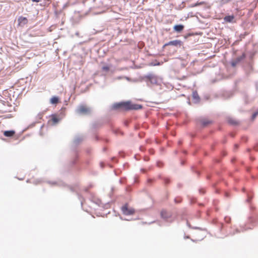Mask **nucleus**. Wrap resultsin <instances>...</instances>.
<instances>
[{
    "instance_id": "nucleus-1",
    "label": "nucleus",
    "mask_w": 258,
    "mask_h": 258,
    "mask_svg": "<svg viewBox=\"0 0 258 258\" xmlns=\"http://www.w3.org/2000/svg\"><path fill=\"white\" fill-rule=\"evenodd\" d=\"M143 106L141 104L132 103L131 101H121L113 104L112 108L114 110L129 111L142 109Z\"/></svg>"
},
{
    "instance_id": "nucleus-2",
    "label": "nucleus",
    "mask_w": 258,
    "mask_h": 258,
    "mask_svg": "<svg viewBox=\"0 0 258 258\" xmlns=\"http://www.w3.org/2000/svg\"><path fill=\"white\" fill-rule=\"evenodd\" d=\"M143 80L146 82L147 86L151 87L152 85H159L160 83V78L155 74L149 73L144 76Z\"/></svg>"
},
{
    "instance_id": "nucleus-3",
    "label": "nucleus",
    "mask_w": 258,
    "mask_h": 258,
    "mask_svg": "<svg viewBox=\"0 0 258 258\" xmlns=\"http://www.w3.org/2000/svg\"><path fill=\"white\" fill-rule=\"evenodd\" d=\"M76 112L80 115H87L91 113V109L90 108L87 107L85 105H81L78 106Z\"/></svg>"
},
{
    "instance_id": "nucleus-4",
    "label": "nucleus",
    "mask_w": 258,
    "mask_h": 258,
    "mask_svg": "<svg viewBox=\"0 0 258 258\" xmlns=\"http://www.w3.org/2000/svg\"><path fill=\"white\" fill-rule=\"evenodd\" d=\"M121 211L122 213L125 215H132L134 214L135 212L134 209H129L128 208L127 204H125L121 207Z\"/></svg>"
},
{
    "instance_id": "nucleus-5",
    "label": "nucleus",
    "mask_w": 258,
    "mask_h": 258,
    "mask_svg": "<svg viewBox=\"0 0 258 258\" xmlns=\"http://www.w3.org/2000/svg\"><path fill=\"white\" fill-rule=\"evenodd\" d=\"M183 44V42L180 40H174L165 44V46H174L180 47Z\"/></svg>"
},
{
    "instance_id": "nucleus-6",
    "label": "nucleus",
    "mask_w": 258,
    "mask_h": 258,
    "mask_svg": "<svg viewBox=\"0 0 258 258\" xmlns=\"http://www.w3.org/2000/svg\"><path fill=\"white\" fill-rule=\"evenodd\" d=\"M18 22L19 25L22 26L27 24L28 19L26 17L20 16L18 19Z\"/></svg>"
},
{
    "instance_id": "nucleus-7",
    "label": "nucleus",
    "mask_w": 258,
    "mask_h": 258,
    "mask_svg": "<svg viewBox=\"0 0 258 258\" xmlns=\"http://www.w3.org/2000/svg\"><path fill=\"white\" fill-rule=\"evenodd\" d=\"M161 217L162 218L167 221L168 219L170 218L171 215L165 210L161 212Z\"/></svg>"
},
{
    "instance_id": "nucleus-8",
    "label": "nucleus",
    "mask_w": 258,
    "mask_h": 258,
    "mask_svg": "<svg viewBox=\"0 0 258 258\" xmlns=\"http://www.w3.org/2000/svg\"><path fill=\"white\" fill-rule=\"evenodd\" d=\"M184 26L182 24L175 25L173 27V30L177 33H180L184 29Z\"/></svg>"
},
{
    "instance_id": "nucleus-9",
    "label": "nucleus",
    "mask_w": 258,
    "mask_h": 258,
    "mask_svg": "<svg viewBox=\"0 0 258 258\" xmlns=\"http://www.w3.org/2000/svg\"><path fill=\"white\" fill-rule=\"evenodd\" d=\"M192 98L195 103H198L200 102V98L197 91H194L192 92Z\"/></svg>"
},
{
    "instance_id": "nucleus-10",
    "label": "nucleus",
    "mask_w": 258,
    "mask_h": 258,
    "mask_svg": "<svg viewBox=\"0 0 258 258\" xmlns=\"http://www.w3.org/2000/svg\"><path fill=\"white\" fill-rule=\"evenodd\" d=\"M200 122L203 127H206L212 123V121L206 119H201Z\"/></svg>"
},
{
    "instance_id": "nucleus-11",
    "label": "nucleus",
    "mask_w": 258,
    "mask_h": 258,
    "mask_svg": "<svg viewBox=\"0 0 258 258\" xmlns=\"http://www.w3.org/2000/svg\"><path fill=\"white\" fill-rule=\"evenodd\" d=\"M83 140V137L82 136H77L74 140V143L75 145H78Z\"/></svg>"
},
{
    "instance_id": "nucleus-12",
    "label": "nucleus",
    "mask_w": 258,
    "mask_h": 258,
    "mask_svg": "<svg viewBox=\"0 0 258 258\" xmlns=\"http://www.w3.org/2000/svg\"><path fill=\"white\" fill-rule=\"evenodd\" d=\"M15 134V132L14 130L6 131L4 133V136L7 137H12Z\"/></svg>"
},
{
    "instance_id": "nucleus-13",
    "label": "nucleus",
    "mask_w": 258,
    "mask_h": 258,
    "mask_svg": "<svg viewBox=\"0 0 258 258\" xmlns=\"http://www.w3.org/2000/svg\"><path fill=\"white\" fill-rule=\"evenodd\" d=\"M48 183L52 185L64 186V183L62 181H48Z\"/></svg>"
},
{
    "instance_id": "nucleus-14",
    "label": "nucleus",
    "mask_w": 258,
    "mask_h": 258,
    "mask_svg": "<svg viewBox=\"0 0 258 258\" xmlns=\"http://www.w3.org/2000/svg\"><path fill=\"white\" fill-rule=\"evenodd\" d=\"M228 122L230 124L232 125H237L239 123V121L232 118H229L228 119Z\"/></svg>"
},
{
    "instance_id": "nucleus-15",
    "label": "nucleus",
    "mask_w": 258,
    "mask_h": 258,
    "mask_svg": "<svg viewBox=\"0 0 258 258\" xmlns=\"http://www.w3.org/2000/svg\"><path fill=\"white\" fill-rule=\"evenodd\" d=\"M234 19L233 15H228L224 17V20L225 22L231 23Z\"/></svg>"
},
{
    "instance_id": "nucleus-16",
    "label": "nucleus",
    "mask_w": 258,
    "mask_h": 258,
    "mask_svg": "<svg viewBox=\"0 0 258 258\" xmlns=\"http://www.w3.org/2000/svg\"><path fill=\"white\" fill-rule=\"evenodd\" d=\"M50 102L52 104H56L59 102V98L57 96H53L50 99Z\"/></svg>"
},
{
    "instance_id": "nucleus-17",
    "label": "nucleus",
    "mask_w": 258,
    "mask_h": 258,
    "mask_svg": "<svg viewBox=\"0 0 258 258\" xmlns=\"http://www.w3.org/2000/svg\"><path fill=\"white\" fill-rule=\"evenodd\" d=\"M55 16L58 18H60L61 17H63L64 15V14L63 13L62 10H56L55 11Z\"/></svg>"
},
{
    "instance_id": "nucleus-18",
    "label": "nucleus",
    "mask_w": 258,
    "mask_h": 258,
    "mask_svg": "<svg viewBox=\"0 0 258 258\" xmlns=\"http://www.w3.org/2000/svg\"><path fill=\"white\" fill-rule=\"evenodd\" d=\"M51 120H52V122L54 123V124H55L59 122V121L60 120V119L58 118L56 116V115H52V117H51Z\"/></svg>"
},
{
    "instance_id": "nucleus-19",
    "label": "nucleus",
    "mask_w": 258,
    "mask_h": 258,
    "mask_svg": "<svg viewBox=\"0 0 258 258\" xmlns=\"http://www.w3.org/2000/svg\"><path fill=\"white\" fill-rule=\"evenodd\" d=\"M245 57V55L244 53H243L241 55L237 57L235 60L237 61L238 63L240 62L242 60H243Z\"/></svg>"
},
{
    "instance_id": "nucleus-20",
    "label": "nucleus",
    "mask_w": 258,
    "mask_h": 258,
    "mask_svg": "<svg viewBox=\"0 0 258 258\" xmlns=\"http://www.w3.org/2000/svg\"><path fill=\"white\" fill-rule=\"evenodd\" d=\"M186 225L189 228L194 229H199V230H202V229L199 227H192L191 226L190 223L188 222V221H186Z\"/></svg>"
},
{
    "instance_id": "nucleus-21",
    "label": "nucleus",
    "mask_w": 258,
    "mask_h": 258,
    "mask_svg": "<svg viewBox=\"0 0 258 258\" xmlns=\"http://www.w3.org/2000/svg\"><path fill=\"white\" fill-rule=\"evenodd\" d=\"M163 165H164L163 162L161 161H157L156 162V165L158 167H160V168L162 167L163 166Z\"/></svg>"
},
{
    "instance_id": "nucleus-22",
    "label": "nucleus",
    "mask_w": 258,
    "mask_h": 258,
    "mask_svg": "<svg viewBox=\"0 0 258 258\" xmlns=\"http://www.w3.org/2000/svg\"><path fill=\"white\" fill-rule=\"evenodd\" d=\"M257 115H258V111H256V112H254L251 115V119L252 120H253L255 118V117L257 116Z\"/></svg>"
},
{
    "instance_id": "nucleus-23",
    "label": "nucleus",
    "mask_w": 258,
    "mask_h": 258,
    "mask_svg": "<svg viewBox=\"0 0 258 258\" xmlns=\"http://www.w3.org/2000/svg\"><path fill=\"white\" fill-rule=\"evenodd\" d=\"M102 70L103 71H105L106 72H107L109 70V67L108 66H103L102 67Z\"/></svg>"
},
{
    "instance_id": "nucleus-24",
    "label": "nucleus",
    "mask_w": 258,
    "mask_h": 258,
    "mask_svg": "<svg viewBox=\"0 0 258 258\" xmlns=\"http://www.w3.org/2000/svg\"><path fill=\"white\" fill-rule=\"evenodd\" d=\"M247 200H246V201H247V202H248V203H250V202L251 201V199H252V196H251V195H250V194H249V193H247Z\"/></svg>"
},
{
    "instance_id": "nucleus-25",
    "label": "nucleus",
    "mask_w": 258,
    "mask_h": 258,
    "mask_svg": "<svg viewBox=\"0 0 258 258\" xmlns=\"http://www.w3.org/2000/svg\"><path fill=\"white\" fill-rule=\"evenodd\" d=\"M225 222L227 223H229L231 221V218L228 216H226L224 218Z\"/></svg>"
},
{
    "instance_id": "nucleus-26",
    "label": "nucleus",
    "mask_w": 258,
    "mask_h": 258,
    "mask_svg": "<svg viewBox=\"0 0 258 258\" xmlns=\"http://www.w3.org/2000/svg\"><path fill=\"white\" fill-rule=\"evenodd\" d=\"M163 180L165 185H167L170 182V179L169 178H164Z\"/></svg>"
},
{
    "instance_id": "nucleus-27",
    "label": "nucleus",
    "mask_w": 258,
    "mask_h": 258,
    "mask_svg": "<svg viewBox=\"0 0 258 258\" xmlns=\"http://www.w3.org/2000/svg\"><path fill=\"white\" fill-rule=\"evenodd\" d=\"M240 232V230H239L238 229H236L234 232H230L229 234L231 235H234L235 233H239Z\"/></svg>"
},
{
    "instance_id": "nucleus-28",
    "label": "nucleus",
    "mask_w": 258,
    "mask_h": 258,
    "mask_svg": "<svg viewBox=\"0 0 258 258\" xmlns=\"http://www.w3.org/2000/svg\"><path fill=\"white\" fill-rule=\"evenodd\" d=\"M99 124L97 122H94L92 124V128L94 129H96L99 126Z\"/></svg>"
},
{
    "instance_id": "nucleus-29",
    "label": "nucleus",
    "mask_w": 258,
    "mask_h": 258,
    "mask_svg": "<svg viewBox=\"0 0 258 258\" xmlns=\"http://www.w3.org/2000/svg\"><path fill=\"white\" fill-rule=\"evenodd\" d=\"M203 3H204L203 2L197 3H195V4H193V5H192L191 6V7H197L198 6L202 5Z\"/></svg>"
},
{
    "instance_id": "nucleus-30",
    "label": "nucleus",
    "mask_w": 258,
    "mask_h": 258,
    "mask_svg": "<svg viewBox=\"0 0 258 258\" xmlns=\"http://www.w3.org/2000/svg\"><path fill=\"white\" fill-rule=\"evenodd\" d=\"M238 63L237 62V61L235 59L234 60H233L231 62V66L233 67H235Z\"/></svg>"
},
{
    "instance_id": "nucleus-31",
    "label": "nucleus",
    "mask_w": 258,
    "mask_h": 258,
    "mask_svg": "<svg viewBox=\"0 0 258 258\" xmlns=\"http://www.w3.org/2000/svg\"><path fill=\"white\" fill-rule=\"evenodd\" d=\"M181 202V200L180 198L179 199H178V198H175L174 199V202L176 204L180 203Z\"/></svg>"
},
{
    "instance_id": "nucleus-32",
    "label": "nucleus",
    "mask_w": 258,
    "mask_h": 258,
    "mask_svg": "<svg viewBox=\"0 0 258 258\" xmlns=\"http://www.w3.org/2000/svg\"><path fill=\"white\" fill-rule=\"evenodd\" d=\"M190 203L193 204L196 202V199L194 198H191L190 199Z\"/></svg>"
},
{
    "instance_id": "nucleus-33",
    "label": "nucleus",
    "mask_w": 258,
    "mask_h": 258,
    "mask_svg": "<svg viewBox=\"0 0 258 258\" xmlns=\"http://www.w3.org/2000/svg\"><path fill=\"white\" fill-rule=\"evenodd\" d=\"M199 192L201 194H204L205 193V190L203 188H201L199 189Z\"/></svg>"
},
{
    "instance_id": "nucleus-34",
    "label": "nucleus",
    "mask_w": 258,
    "mask_h": 258,
    "mask_svg": "<svg viewBox=\"0 0 258 258\" xmlns=\"http://www.w3.org/2000/svg\"><path fill=\"white\" fill-rule=\"evenodd\" d=\"M224 196L226 198H229L230 197L229 193L228 192H224Z\"/></svg>"
},
{
    "instance_id": "nucleus-35",
    "label": "nucleus",
    "mask_w": 258,
    "mask_h": 258,
    "mask_svg": "<svg viewBox=\"0 0 258 258\" xmlns=\"http://www.w3.org/2000/svg\"><path fill=\"white\" fill-rule=\"evenodd\" d=\"M255 86L256 91H257L258 90V82H256L255 83Z\"/></svg>"
},
{
    "instance_id": "nucleus-36",
    "label": "nucleus",
    "mask_w": 258,
    "mask_h": 258,
    "mask_svg": "<svg viewBox=\"0 0 258 258\" xmlns=\"http://www.w3.org/2000/svg\"><path fill=\"white\" fill-rule=\"evenodd\" d=\"M141 171L142 172H143V173H146V170L145 169H144V168H141Z\"/></svg>"
},
{
    "instance_id": "nucleus-37",
    "label": "nucleus",
    "mask_w": 258,
    "mask_h": 258,
    "mask_svg": "<svg viewBox=\"0 0 258 258\" xmlns=\"http://www.w3.org/2000/svg\"><path fill=\"white\" fill-rule=\"evenodd\" d=\"M182 184L180 183H178L177 185V187L179 188H181L182 187Z\"/></svg>"
},
{
    "instance_id": "nucleus-38",
    "label": "nucleus",
    "mask_w": 258,
    "mask_h": 258,
    "mask_svg": "<svg viewBox=\"0 0 258 258\" xmlns=\"http://www.w3.org/2000/svg\"><path fill=\"white\" fill-rule=\"evenodd\" d=\"M147 182L149 183H152L153 182V179H151V178H149L147 180Z\"/></svg>"
},
{
    "instance_id": "nucleus-39",
    "label": "nucleus",
    "mask_w": 258,
    "mask_h": 258,
    "mask_svg": "<svg viewBox=\"0 0 258 258\" xmlns=\"http://www.w3.org/2000/svg\"><path fill=\"white\" fill-rule=\"evenodd\" d=\"M100 167L103 168L104 166V163L103 162H101L100 163Z\"/></svg>"
},
{
    "instance_id": "nucleus-40",
    "label": "nucleus",
    "mask_w": 258,
    "mask_h": 258,
    "mask_svg": "<svg viewBox=\"0 0 258 258\" xmlns=\"http://www.w3.org/2000/svg\"><path fill=\"white\" fill-rule=\"evenodd\" d=\"M254 150H255L256 151H258V146H255L253 148Z\"/></svg>"
},
{
    "instance_id": "nucleus-41",
    "label": "nucleus",
    "mask_w": 258,
    "mask_h": 258,
    "mask_svg": "<svg viewBox=\"0 0 258 258\" xmlns=\"http://www.w3.org/2000/svg\"><path fill=\"white\" fill-rule=\"evenodd\" d=\"M242 139L245 141V142H247V141L248 140V139L247 137H243L242 138Z\"/></svg>"
},
{
    "instance_id": "nucleus-42",
    "label": "nucleus",
    "mask_w": 258,
    "mask_h": 258,
    "mask_svg": "<svg viewBox=\"0 0 258 258\" xmlns=\"http://www.w3.org/2000/svg\"><path fill=\"white\" fill-rule=\"evenodd\" d=\"M215 162L218 163H219L220 162V160H219V159H215Z\"/></svg>"
},
{
    "instance_id": "nucleus-43",
    "label": "nucleus",
    "mask_w": 258,
    "mask_h": 258,
    "mask_svg": "<svg viewBox=\"0 0 258 258\" xmlns=\"http://www.w3.org/2000/svg\"><path fill=\"white\" fill-rule=\"evenodd\" d=\"M149 157H145L144 158V160L146 161H149Z\"/></svg>"
},
{
    "instance_id": "nucleus-44",
    "label": "nucleus",
    "mask_w": 258,
    "mask_h": 258,
    "mask_svg": "<svg viewBox=\"0 0 258 258\" xmlns=\"http://www.w3.org/2000/svg\"><path fill=\"white\" fill-rule=\"evenodd\" d=\"M33 2L38 3L40 1V0H31Z\"/></svg>"
},
{
    "instance_id": "nucleus-45",
    "label": "nucleus",
    "mask_w": 258,
    "mask_h": 258,
    "mask_svg": "<svg viewBox=\"0 0 258 258\" xmlns=\"http://www.w3.org/2000/svg\"><path fill=\"white\" fill-rule=\"evenodd\" d=\"M234 148H235V149H237L238 148V145L235 144L234 145Z\"/></svg>"
},
{
    "instance_id": "nucleus-46",
    "label": "nucleus",
    "mask_w": 258,
    "mask_h": 258,
    "mask_svg": "<svg viewBox=\"0 0 258 258\" xmlns=\"http://www.w3.org/2000/svg\"><path fill=\"white\" fill-rule=\"evenodd\" d=\"M158 178L161 179H163L164 178L162 177V176L161 175H158Z\"/></svg>"
},
{
    "instance_id": "nucleus-47",
    "label": "nucleus",
    "mask_w": 258,
    "mask_h": 258,
    "mask_svg": "<svg viewBox=\"0 0 258 258\" xmlns=\"http://www.w3.org/2000/svg\"><path fill=\"white\" fill-rule=\"evenodd\" d=\"M112 160L113 161H114V162H115H115L116 161L115 157H112Z\"/></svg>"
},
{
    "instance_id": "nucleus-48",
    "label": "nucleus",
    "mask_w": 258,
    "mask_h": 258,
    "mask_svg": "<svg viewBox=\"0 0 258 258\" xmlns=\"http://www.w3.org/2000/svg\"><path fill=\"white\" fill-rule=\"evenodd\" d=\"M195 172L197 173L198 175L200 174V172L199 171L196 170Z\"/></svg>"
},
{
    "instance_id": "nucleus-49",
    "label": "nucleus",
    "mask_w": 258,
    "mask_h": 258,
    "mask_svg": "<svg viewBox=\"0 0 258 258\" xmlns=\"http://www.w3.org/2000/svg\"><path fill=\"white\" fill-rule=\"evenodd\" d=\"M241 230H242V231H245V230H246V229H245L243 227H241Z\"/></svg>"
},
{
    "instance_id": "nucleus-50",
    "label": "nucleus",
    "mask_w": 258,
    "mask_h": 258,
    "mask_svg": "<svg viewBox=\"0 0 258 258\" xmlns=\"http://www.w3.org/2000/svg\"><path fill=\"white\" fill-rule=\"evenodd\" d=\"M221 229H220V230H222V229H223V224L221 223Z\"/></svg>"
},
{
    "instance_id": "nucleus-51",
    "label": "nucleus",
    "mask_w": 258,
    "mask_h": 258,
    "mask_svg": "<svg viewBox=\"0 0 258 258\" xmlns=\"http://www.w3.org/2000/svg\"><path fill=\"white\" fill-rule=\"evenodd\" d=\"M226 155V153H225V152H224L222 153V156H225Z\"/></svg>"
},
{
    "instance_id": "nucleus-52",
    "label": "nucleus",
    "mask_w": 258,
    "mask_h": 258,
    "mask_svg": "<svg viewBox=\"0 0 258 258\" xmlns=\"http://www.w3.org/2000/svg\"><path fill=\"white\" fill-rule=\"evenodd\" d=\"M184 238L185 239H186V238H189V236H185Z\"/></svg>"
},
{
    "instance_id": "nucleus-53",
    "label": "nucleus",
    "mask_w": 258,
    "mask_h": 258,
    "mask_svg": "<svg viewBox=\"0 0 258 258\" xmlns=\"http://www.w3.org/2000/svg\"><path fill=\"white\" fill-rule=\"evenodd\" d=\"M122 153L121 152H119V154L120 155V156H123V155H122Z\"/></svg>"
},
{
    "instance_id": "nucleus-54",
    "label": "nucleus",
    "mask_w": 258,
    "mask_h": 258,
    "mask_svg": "<svg viewBox=\"0 0 258 258\" xmlns=\"http://www.w3.org/2000/svg\"><path fill=\"white\" fill-rule=\"evenodd\" d=\"M41 116H42L41 114L39 113V114H38V116H39V118H41Z\"/></svg>"
},
{
    "instance_id": "nucleus-55",
    "label": "nucleus",
    "mask_w": 258,
    "mask_h": 258,
    "mask_svg": "<svg viewBox=\"0 0 258 258\" xmlns=\"http://www.w3.org/2000/svg\"><path fill=\"white\" fill-rule=\"evenodd\" d=\"M67 6V4H65L63 5L62 9H64Z\"/></svg>"
},
{
    "instance_id": "nucleus-56",
    "label": "nucleus",
    "mask_w": 258,
    "mask_h": 258,
    "mask_svg": "<svg viewBox=\"0 0 258 258\" xmlns=\"http://www.w3.org/2000/svg\"><path fill=\"white\" fill-rule=\"evenodd\" d=\"M135 182H138V179L136 178H135Z\"/></svg>"
},
{
    "instance_id": "nucleus-57",
    "label": "nucleus",
    "mask_w": 258,
    "mask_h": 258,
    "mask_svg": "<svg viewBox=\"0 0 258 258\" xmlns=\"http://www.w3.org/2000/svg\"><path fill=\"white\" fill-rule=\"evenodd\" d=\"M182 144V142L181 141H178V144L181 145Z\"/></svg>"
},
{
    "instance_id": "nucleus-58",
    "label": "nucleus",
    "mask_w": 258,
    "mask_h": 258,
    "mask_svg": "<svg viewBox=\"0 0 258 258\" xmlns=\"http://www.w3.org/2000/svg\"><path fill=\"white\" fill-rule=\"evenodd\" d=\"M210 178H211V177H210V176H209V175H208V176H207V179H210Z\"/></svg>"
},
{
    "instance_id": "nucleus-59",
    "label": "nucleus",
    "mask_w": 258,
    "mask_h": 258,
    "mask_svg": "<svg viewBox=\"0 0 258 258\" xmlns=\"http://www.w3.org/2000/svg\"><path fill=\"white\" fill-rule=\"evenodd\" d=\"M184 163H185V162H184V161H182V162H181V164L182 165H184Z\"/></svg>"
},
{
    "instance_id": "nucleus-60",
    "label": "nucleus",
    "mask_w": 258,
    "mask_h": 258,
    "mask_svg": "<svg viewBox=\"0 0 258 258\" xmlns=\"http://www.w3.org/2000/svg\"><path fill=\"white\" fill-rule=\"evenodd\" d=\"M140 150H142V151H143V150H144L142 146L140 147Z\"/></svg>"
},
{
    "instance_id": "nucleus-61",
    "label": "nucleus",
    "mask_w": 258,
    "mask_h": 258,
    "mask_svg": "<svg viewBox=\"0 0 258 258\" xmlns=\"http://www.w3.org/2000/svg\"><path fill=\"white\" fill-rule=\"evenodd\" d=\"M231 136L232 137H234V134H231Z\"/></svg>"
},
{
    "instance_id": "nucleus-62",
    "label": "nucleus",
    "mask_w": 258,
    "mask_h": 258,
    "mask_svg": "<svg viewBox=\"0 0 258 258\" xmlns=\"http://www.w3.org/2000/svg\"><path fill=\"white\" fill-rule=\"evenodd\" d=\"M247 151L248 152H250L251 149H248Z\"/></svg>"
},
{
    "instance_id": "nucleus-63",
    "label": "nucleus",
    "mask_w": 258,
    "mask_h": 258,
    "mask_svg": "<svg viewBox=\"0 0 258 258\" xmlns=\"http://www.w3.org/2000/svg\"><path fill=\"white\" fill-rule=\"evenodd\" d=\"M119 182H120V183H122V180H121V179H120V180H119Z\"/></svg>"
},
{
    "instance_id": "nucleus-64",
    "label": "nucleus",
    "mask_w": 258,
    "mask_h": 258,
    "mask_svg": "<svg viewBox=\"0 0 258 258\" xmlns=\"http://www.w3.org/2000/svg\"><path fill=\"white\" fill-rule=\"evenodd\" d=\"M183 153H184V154H186V153H187L186 151H183Z\"/></svg>"
}]
</instances>
